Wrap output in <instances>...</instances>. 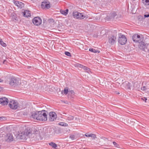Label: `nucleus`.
I'll use <instances>...</instances> for the list:
<instances>
[{
	"label": "nucleus",
	"instance_id": "25",
	"mask_svg": "<svg viewBox=\"0 0 149 149\" xmlns=\"http://www.w3.org/2000/svg\"><path fill=\"white\" fill-rule=\"evenodd\" d=\"M49 145L52 146L54 148H55L57 146L56 144L53 142H51L49 143Z\"/></svg>",
	"mask_w": 149,
	"mask_h": 149
},
{
	"label": "nucleus",
	"instance_id": "40",
	"mask_svg": "<svg viewBox=\"0 0 149 149\" xmlns=\"http://www.w3.org/2000/svg\"><path fill=\"white\" fill-rule=\"evenodd\" d=\"M145 99H146V100H147V99L146 98H145ZM145 102H146V101H145Z\"/></svg>",
	"mask_w": 149,
	"mask_h": 149
},
{
	"label": "nucleus",
	"instance_id": "2",
	"mask_svg": "<svg viewBox=\"0 0 149 149\" xmlns=\"http://www.w3.org/2000/svg\"><path fill=\"white\" fill-rule=\"evenodd\" d=\"M32 134L31 131L29 130H25L21 133H20L19 134V138L21 139H24L26 138V137H30Z\"/></svg>",
	"mask_w": 149,
	"mask_h": 149
},
{
	"label": "nucleus",
	"instance_id": "42",
	"mask_svg": "<svg viewBox=\"0 0 149 149\" xmlns=\"http://www.w3.org/2000/svg\"><path fill=\"white\" fill-rule=\"evenodd\" d=\"M105 149H108V148H105Z\"/></svg>",
	"mask_w": 149,
	"mask_h": 149
},
{
	"label": "nucleus",
	"instance_id": "19",
	"mask_svg": "<svg viewBox=\"0 0 149 149\" xmlns=\"http://www.w3.org/2000/svg\"><path fill=\"white\" fill-rule=\"evenodd\" d=\"M85 136L86 137H91L93 139H95L96 138V135L93 134H90L89 133H86L85 134Z\"/></svg>",
	"mask_w": 149,
	"mask_h": 149
},
{
	"label": "nucleus",
	"instance_id": "27",
	"mask_svg": "<svg viewBox=\"0 0 149 149\" xmlns=\"http://www.w3.org/2000/svg\"><path fill=\"white\" fill-rule=\"evenodd\" d=\"M68 92V89H64L63 91H62L61 92L62 93H64L65 95L67 94Z\"/></svg>",
	"mask_w": 149,
	"mask_h": 149
},
{
	"label": "nucleus",
	"instance_id": "21",
	"mask_svg": "<svg viewBox=\"0 0 149 149\" xmlns=\"http://www.w3.org/2000/svg\"><path fill=\"white\" fill-rule=\"evenodd\" d=\"M89 51L90 52L96 53H99L100 52L97 50L93 48H90L89 49Z\"/></svg>",
	"mask_w": 149,
	"mask_h": 149
},
{
	"label": "nucleus",
	"instance_id": "11",
	"mask_svg": "<svg viewBox=\"0 0 149 149\" xmlns=\"http://www.w3.org/2000/svg\"><path fill=\"white\" fill-rule=\"evenodd\" d=\"M117 15L116 13L113 11L108 15L105 18V19L107 20H110L113 19V18Z\"/></svg>",
	"mask_w": 149,
	"mask_h": 149
},
{
	"label": "nucleus",
	"instance_id": "9",
	"mask_svg": "<svg viewBox=\"0 0 149 149\" xmlns=\"http://www.w3.org/2000/svg\"><path fill=\"white\" fill-rule=\"evenodd\" d=\"M57 118L56 113L54 112H50L49 114L48 118L50 121H53L55 120Z\"/></svg>",
	"mask_w": 149,
	"mask_h": 149
},
{
	"label": "nucleus",
	"instance_id": "30",
	"mask_svg": "<svg viewBox=\"0 0 149 149\" xmlns=\"http://www.w3.org/2000/svg\"><path fill=\"white\" fill-rule=\"evenodd\" d=\"M65 55H66L68 56H71V54L69 52H65Z\"/></svg>",
	"mask_w": 149,
	"mask_h": 149
},
{
	"label": "nucleus",
	"instance_id": "8",
	"mask_svg": "<svg viewBox=\"0 0 149 149\" xmlns=\"http://www.w3.org/2000/svg\"><path fill=\"white\" fill-rule=\"evenodd\" d=\"M8 105L10 108L14 109H17L18 106V103L13 100L9 102Z\"/></svg>",
	"mask_w": 149,
	"mask_h": 149
},
{
	"label": "nucleus",
	"instance_id": "38",
	"mask_svg": "<svg viewBox=\"0 0 149 149\" xmlns=\"http://www.w3.org/2000/svg\"><path fill=\"white\" fill-rule=\"evenodd\" d=\"M5 61H6V60H4V61H3V63H5Z\"/></svg>",
	"mask_w": 149,
	"mask_h": 149
},
{
	"label": "nucleus",
	"instance_id": "20",
	"mask_svg": "<svg viewBox=\"0 0 149 149\" xmlns=\"http://www.w3.org/2000/svg\"><path fill=\"white\" fill-rule=\"evenodd\" d=\"M68 9H67L65 10H60V13L62 14L66 15L68 13Z\"/></svg>",
	"mask_w": 149,
	"mask_h": 149
},
{
	"label": "nucleus",
	"instance_id": "1",
	"mask_svg": "<svg viewBox=\"0 0 149 149\" xmlns=\"http://www.w3.org/2000/svg\"><path fill=\"white\" fill-rule=\"evenodd\" d=\"M47 112L45 110L36 112H33L31 117L34 119L45 121L47 120Z\"/></svg>",
	"mask_w": 149,
	"mask_h": 149
},
{
	"label": "nucleus",
	"instance_id": "24",
	"mask_svg": "<svg viewBox=\"0 0 149 149\" xmlns=\"http://www.w3.org/2000/svg\"><path fill=\"white\" fill-rule=\"evenodd\" d=\"M142 2L146 5H149V0H143Z\"/></svg>",
	"mask_w": 149,
	"mask_h": 149
},
{
	"label": "nucleus",
	"instance_id": "22",
	"mask_svg": "<svg viewBox=\"0 0 149 149\" xmlns=\"http://www.w3.org/2000/svg\"><path fill=\"white\" fill-rule=\"evenodd\" d=\"M58 125L63 127H66L68 125V124L67 123L63 122H60L59 123H58Z\"/></svg>",
	"mask_w": 149,
	"mask_h": 149
},
{
	"label": "nucleus",
	"instance_id": "18",
	"mask_svg": "<svg viewBox=\"0 0 149 149\" xmlns=\"http://www.w3.org/2000/svg\"><path fill=\"white\" fill-rule=\"evenodd\" d=\"M24 16L26 17H29L31 16L30 11L29 10H25L23 13Z\"/></svg>",
	"mask_w": 149,
	"mask_h": 149
},
{
	"label": "nucleus",
	"instance_id": "12",
	"mask_svg": "<svg viewBox=\"0 0 149 149\" xmlns=\"http://www.w3.org/2000/svg\"><path fill=\"white\" fill-rule=\"evenodd\" d=\"M139 44L138 45L139 48L143 51H145V49H147L148 44L145 42L141 41L139 42Z\"/></svg>",
	"mask_w": 149,
	"mask_h": 149
},
{
	"label": "nucleus",
	"instance_id": "16",
	"mask_svg": "<svg viewBox=\"0 0 149 149\" xmlns=\"http://www.w3.org/2000/svg\"><path fill=\"white\" fill-rule=\"evenodd\" d=\"M6 137L7 139H5L6 141L11 142L13 140V137L12 134H8L7 135Z\"/></svg>",
	"mask_w": 149,
	"mask_h": 149
},
{
	"label": "nucleus",
	"instance_id": "6",
	"mask_svg": "<svg viewBox=\"0 0 149 149\" xmlns=\"http://www.w3.org/2000/svg\"><path fill=\"white\" fill-rule=\"evenodd\" d=\"M132 40L134 42H140L143 41V38L142 36L141 37L138 34H135L132 36Z\"/></svg>",
	"mask_w": 149,
	"mask_h": 149
},
{
	"label": "nucleus",
	"instance_id": "36",
	"mask_svg": "<svg viewBox=\"0 0 149 149\" xmlns=\"http://www.w3.org/2000/svg\"><path fill=\"white\" fill-rule=\"evenodd\" d=\"M70 92L71 93V94H74V91L72 90H71L70 91Z\"/></svg>",
	"mask_w": 149,
	"mask_h": 149
},
{
	"label": "nucleus",
	"instance_id": "5",
	"mask_svg": "<svg viewBox=\"0 0 149 149\" xmlns=\"http://www.w3.org/2000/svg\"><path fill=\"white\" fill-rule=\"evenodd\" d=\"M127 41V38L126 36L121 33L120 34L118 39V42L120 45H124L125 44Z\"/></svg>",
	"mask_w": 149,
	"mask_h": 149
},
{
	"label": "nucleus",
	"instance_id": "34",
	"mask_svg": "<svg viewBox=\"0 0 149 149\" xmlns=\"http://www.w3.org/2000/svg\"><path fill=\"white\" fill-rule=\"evenodd\" d=\"M49 21L50 22H54V20L53 19H49Z\"/></svg>",
	"mask_w": 149,
	"mask_h": 149
},
{
	"label": "nucleus",
	"instance_id": "7",
	"mask_svg": "<svg viewBox=\"0 0 149 149\" xmlns=\"http://www.w3.org/2000/svg\"><path fill=\"white\" fill-rule=\"evenodd\" d=\"M9 82L10 85L14 87L17 86L19 83L18 79L15 77H11L10 79Z\"/></svg>",
	"mask_w": 149,
	"mask_h": 149
},
{
	"label": "nucleus",
	"instance_id": "14",
	"mask_svg": "<svg viewBox=\"0 0 149 149\" xmlns=\"http://www.w3.org/2000/svg\"><path fill=\"white\" fill-rule=\"evenodd\" d=\"M8 103V99L5 97H3L0 99V104L2 105H6Z\"/></svg>",
	"mask_w": 149,
	"mask_h": 149
},
{
	"label": "nucleus",
	"instance_id": "26",
	"mask_svg": "<svg viewBox=\"0 0 149 149\" xmlns=\"http://www.w3.org/2000/svg\"><path fill=\"white\" fill-rule=\"evenodd\" d=\"M0 44L3 47H6V43H4L2 40L1 39L0 40Z\"/></svg>",
	"mask_w": 149,
	"mask_h": 149
},
{
	"label": "nucleus",
	"instance_id": "33",
	"mask_svg": "<svg viewBox=\"0 0 149 149\" xmlns=\"http://www.w3.org/2000/svg\"><path fill=\"white\" fill-rule=\"evenodd\" d=\"M141 89L142 91H145L146 89V86H143V87L141 88Z\"/></svg>",
	"mask_w": 149,
	"mask_h": 149
},
{
	"label": "nucleus",
	"instance_id": "37",
	"mask_svg": "<svg viewBox=\"0 0 149 149\" xmlns=\"http://www.w3.org/2000/svg\"><path fill=\"white\" fill-rule=\"evenodd\" d=\"M75 120H77L78 119H79V118H75Z\"/></svg>",
	"mask_w": 149,
	"mask_h": 149
},
{
	"label": "nucleus",
	"instance_id": "10",
	"mask_svg": "<svg viewBox=\"0 0 149 149\" xmlns=\"http://www.w3.org/2000/svg\"><path fill=\"white\" fill-rule=\"evenodd\" d=\"M42 22L41 19L39 17H35L32 20L33 24L37 26L40 25L41 24Z\"/></svg>",
	"mask_w": 149,
	"mask_h": 149
},
{
	"label": "nucleus",
	"instance_id": "28",
	"mask_svg": "<svg viewBox=\"0 0 149 149\" xmlns=\"http://www.w3.org/2000/svg\"><path fill=\"white\" fill-rule=\"evenodd\" d=\"M82 68L84 70L86 71H88L89 70V68L87 67H86L84 66Z\"/></svg>",
	"mask_w": 149,
	"mask_h": 149
},
{
	"label": "nucleus",
	"instance_id": "41",
	"mask_svg": "<svg viewBox=\"0 0 149 149\" xmlns=\"http://www.w3.org/2000/svg\"><path fill=\"white\" fill-rule=\"evenodd\" d=\"M1 79H0V82L1 81Z\"/></svg>",
	"mask_w": 149,
	"mask_h": 149
},
{
	"label": "nucleus",
	"instance_id": "31",
	"mask_svg": "<svg viewBox=\"0 0 149 149\" xmlns=\"http://www.w3.org/2000/svg\"><path fill=\"white\" fill-rule=\"evenodd\" d=\"M70 138L72 139V140H74L75 139V136L74 135H70Z\"/></svg>",
	"mask_w": 149,
	"mask_h": 149
},
{
	"label": "nucleus",
	"instance_id": "35",
	"mask_svg": "<svg viewBox=\"0 0 149 149\" xmlns=\"http://www.w3.org/2000/svg\"><path fill=\"white\" fill-rule=\"evenodd\" d=\"M145 17H149V14H145L144 15Z\"/></svg>",
	"mask_w": 149,
	"mask_h": 149
},
{
	"label": "nucleus",
	"instance_id": "32",
	"mask_svg": "<svg viewBox=\"0 0 149 149\" xmlns=\"http://www.w3.org/2000/svg\"><path fill=\"white\" fill-rule=\"evenodd\" d=\"M77 66L78 67H79L80 68H82L83 67L84 65H81L79 64H77Z\"/></svg>",
	"mask_w": 149,
	"mask_h": 149
},
{
	"label": "nucleus",
	"instance_id": "17",
	"mask_svg": "<svg viewBox=\"0 0 149 149\" xmlns=\"http://www.w3.org/2000/svg\"><path fill=\"white\" fill-rule=\"evenodd\" d=\"M130 83L129 82L126 81L122 84V85L124 86L125 88L127 89H130Z\"/></svg>",
	"mask_w": 149,
	"mask_h": 149
},
{
	"label": "nucleus",
	"instance_id": "23",
	"mask_svg": "<svg viewBox=\"0 0 149 149\" xmlns=\"http://www.w3.org/2000/svg\"><path fill=\"white\" fill-rule=\"evenodd\" d=\"M67 117L66 120L69 121L73 120L74 118L73 116L70 115H69Z\"/></svg>",
	"mask_w": 149,
	"mask_h": 149
},
{
	"label": "nucleus",
	"instance_id": "13",
	"mask_svg": "<svg viewBox=\"0 0 149 149\" xmlns=\"http://www.w3.org/2000/svg\"><path fill=\"white\" fill-rule=\"evenodd\" d=\"M41 6L43 9H49L50 7V3L46 1L42 2Z\"/></svg>",
	"mask_w": 149,
	"mask_h": 149
},
{
	"label": "nucleus",
	"instance_id": "3",
	"mask_svg": "<svg viewBox=\"0 0 149 149\" xmlns=\"http://www.w3.org/2000/svg\"><path fill=\"white\" fill-rule=\"evenodd\" d=\"M72 15L74 18L78 19H82L85 17L84 13H80L77 11H73Z\"/></svg>",
	"mask_w": 149,
	"mask_h": 149
},
{
	"label": "nucleus",
	"instance_id": "29",
	"mask_svg": "<svg viewBox=\"0 0 149 149\" xmlns=\"http://www.w3.org/2000/svg\"><path fill=\"white\" fill-rule=\"evenodd\" d=\"M113 144L114 145V146L117 148H119V145L117 143H116L115 142L113 141Z\"/></svg>",
	"mask_w": 149,
	"mask_h": 149
},
{
	"label": "nucleus",
	"instance_id": "39",
	"mask_svg": "<svg viewBox=\"0 0 149 149\" xmlns=\"http://www.w3.org/2000/svg\"><path fill=\"white\" fill-rule=\"evenodd\" d=\"M1 90H2L1 88V87H0V91H1Z\"/></svg>",
	"mask_w": 149,
	"mask_h": 149
},
{
	"label": "nucleus",
	"instance_id": "4",
	"mask_svg": "<svg viewBox=\"0 0 149 149\" xmlns=\"http://www.w3.org/2000/svg\"><path fill=\"white\" fill-rule=\"evenodd\" d=\"M117 41V35H112L109 36L108 37V42L111 45L115 44Z\"/></svg>",
	"mask_w": 149,
	"mask_h": 149
},
{
	"label": "nucleus",
	"instance_id": "15",
	"mask_svg": "<svg viewBox=\"0 0 149 149\" xmlns=\"http://www.w3.org/2000/svg\"><path fill=\"white\" fill-rule=\"evenodd\" d=\"M14 3L16 6L20 8H22L24 6V4L21 2L18 1H14Z\"/></svg>",
	"mask_w": 149,
	"mask_h": 149
}]
</instances>
